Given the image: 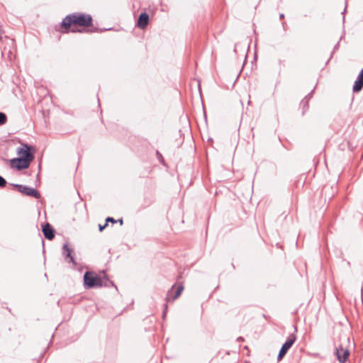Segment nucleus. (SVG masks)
Here are the masks:
<instances>
[{"label":"nucleus","mask_w":363,"mask_h":363,"mask_svg":"<svg viewBox=\"0 0 363 363\" xmlns=\"http://www.w3.org/2000/svg\"><path fill=\"white\" fill-rule=\"evenodd\" d=\"M239 45H240V44H239V43H235V47H234V50H233V51H234V52H235V53H237V49H238V46H239Z\"/></svg>","instance_id":"22"},{"label":"nucleus","mask_w":363,"mask_h":363,"mask_svg":"<svg viewBox=\"0 0 363 363\" xmlns=\"http://www.w3.org/2000/svg\"><path fill=\"white\" fill-rule=\"evenodd\" d=\"M42 232L45 238L52 240L55 236V230L53 227L48 223L42 225Z\"/></svg>","instance_id":"8"},{"label":"nucleus","mask_w":363,"mask_h":363,"mask_svg":"<svg viewBox=\"0 0 363 363\" xmlns=\"http://www.w3.org/2000/svg\"><path fill=\"white\" fill-rule=\"evenodd\" d=\"M244 341V338L242 337H238L237 338V342H243Z\"/></svg>","instance_id":"23"},{"label":"nucleus","mask_w":363,"mask_h":363,"mask_svg":"<svg viewBox=\"0 0 363 363\" xmlns=\"http://www.w3.org/2000/svg\"><path fill=\"white\" fill-rule=\"evenodd\" d=\"M43 245H44V240L42 239Z\"/></svg>","instance_id":"30"},{"label":"nucleus","mask_w":363,"mask_h":363,"mask_svg":"<svg viewBox=\"0 0 363 363\" xmlns=\"http://www.w3.org/2000/svg\"><path fill=\"white\" fill-rule=\"evenodd\" d=\"M285 24H286V23H285V22H283V23H282V26H283V28H284Z\"/></svg>","instance_id":"29"},{"label":"nucleus","mask_w":363,"mask_h":363,"mask_svg":"<svg viewBox=\"0 0 363 363\" xmlns=\"http://www.w3.org/2000/svg\"><path fill=\"white\" fill-rule=\"evenodd\" d=\"M184 290V286L182 285H179L177 286V289L174 293V295L172 296H171L172 301H174L176 300L177 298H178L180 295L182 294V291Z\"/></svg>","instance_id":"12"},{"label":"nucleus","mask_w":363,"mask_h":363,"mask_svg":"<svg viewBox=\"0 0 363 363\" xmlns=\"http://www.w3.org/2000/svg\"><path fill=\"white\" fill-rule=\"evenodd\" d=\"M308 102H309L308 99H303L300 103V106L302 108V113H301L302 116L305 115L306 111L308 110V108H309Z\"/></svg>","instance_id":"11"},{"label":"nucleus","mask_w":363,"mask_h":363,"mask_svg":"<svg viewBox=\"0 0 363 363\" xmlns=\"http://www.w3.org/2000/svg\"><path fill=\"white\" fill-rule=\"evenodd\" d=\"M111 28H104V29H100V32H103V31H105V30H111Z\"/></svg>","instance_id":"27"},{"label":"nucleus","mask_w":363,"mask_h":363,"mask_svg":"<svg viewBox=\"0 0 363 363\" xmlns=\"http://www.w3.org/2000/svg\"><path fill=\"white\" fill-rule=\"evenodd\" d=\"M156 154H157V158L159 159L160 162H163L164 159H163L162 154L159 151H157Z\"/></svg>","instance_id":"17"},{"label":"nucleus","mask_w":363,"mask_h":363,"mask_svg":"<svg viewBox=\"0 0 363 363\" xmlns=\"http://www.w3.org/2000/svg\"><path fill=\"white\" fill-rule=\"evenodd\" d=\"M62 28L65 30V33L69 31L72 33H82L85 29L72 28V26H79L82 27H90L93 25V18L90 14L84 13L75 12L67 15L62 21Z\"/></svg>","instance_id":"2"},{"label":"nucleus","mask_w":363,"mask_h":363,"mask_svg":"<svg viewBox=\"0 0 363 363\" xmlns=\"http://www.w3.org/2000/svg\"><path fill=\"white\" fill-rule=\"evenodd\" d=\"M110 286L117 289L115 284L111 281L106 275L101 277L99 275L92 272H86L84 274V286L86 289H93L95 287Z\"/></svg>","instance_id":"3"},{"label":"nucleus","mask_w":363,"mask_h":363,"mask_svg":"<svg viewBox=\"0 0 363 363\" xmlns=\"http://www.w3.org/2000/svg\"><path fill=\"white\" fill-rule=\"evenodd\" d=\"M98 30V28H95L94 30H91V32H94V31H96Z\"/></svg>","instance_id":"28"},{"label":"nucleus","mask_w":363,"mask_h":363,"mask_svg":"<svg viewBox=\"0 0 363 363\" xmlns=\"http://www.w3.org/2000/svg\"><path fill=\"white\" fill-rule=\"evenodd\" d=\"M73 249L69 247L67 243H65L62 246V255L69 263H72L74 266H77V262L73 256Z\"/></svg>","instance_id":"6"},{"label":"nucleus","mask_w":363,"mask_h":363,"mask_svg":"<svg viewBox=\"0 0 363 363\" xmlns=\"http://www.w3.org/2000/svg\"><path fill=\"white\" fill-rule=\"evenodd\" d=\"M2 34H3V31H2L1 27L0 26V40H1V39H2Z\"/></svg>","instance_id":"25"},{"label":"nucleus","mask_w":363,"mask_h":363,"mask_svg":"<svg viewBox=\"0 0 363 363\" xmlns=\"http://www.w3.org/2000/svg\"><path fill=\"white\" fill-rule=\"evenodd\" d=\"M340 43L337 42L333 48V51L331 53L330 57H333V53L339 48Z\"/></svg>","instance_id":"18"},{"label":"nucleus","mask_w":363,"mask_h":363,"mask_svg":"<svg viewBox=\"0 0 363 363\" xmlns=\"http://www.w3.org/2000/svg\"><path fill=\"white\" fill-rule=\"evenodd\" d=\"M35 146L26 143H21L16 152L18 157L10 160L11 168L17 171L28 169L35 159Z\"/></svg>","instance_id":"1"},{"label":"nucleus","mask_w":363,"mask_h":363,"mask_svg":"<svg viewBox=\"0 0 363 363\" xmlns=\"http://www.w3.org/2000/svg\"><path fill=\"white\" fill-rule=\"evenodd\" d=\"M296 340V336L294 334H291L287 337L286 340L284 342V343L281 347V349L279 350L278 356H277V361H281L284 357L286 355V354L288 352L289 350L292 347V345L294 344V342Z\"/></svg>","instance_id":"5"},{"label":"nucleus","mask_w":363,"mask_h":363,"mask_svg":"<svg viewBox=\"0 0 363 363\" xmlns=\"http://www.w3.org/2000/svg\"><path fill=\"white\" fill-rule=\"evenodd\" d=\"M107 225H107L106 223H105V224L103 225H99V231L101 232L104 229H105L106 228Z\"/></svg>","instance_id":"20"},{"label":"nucleus","mask_w":363,"mask_h":363,"mask_svg":"<svg viewBox=\"0 0 363 363\" xmlns=\"http://www.w3.org/2000/svg\"><path fill=\"white\" fill-rule=\"evenodd\" d=\"M167 303H164L163 304V311H162V319H164L165 317H166V315H167Z\"/></svg>","instance_id":"15"},{"label":"nucleus","mask_w":363,"mask_h":363,"mask_svg":"<svg viewBox=\"0 0 363 363\" xmlns=\"http://www.w3.org/2000/svg\"><path fill=\"white\" fill-rule=\"evenodd\" d=\"M174 285H173V286H172L171 289L168 291V292H167V296H171V294H172V290H173V288H174Z\"/></svg>","instance_id":"21"},{"label":"nucleus","mask_w":363,"mask_h":363,"mask_svg":"<svg viewBox=\"0 0 363 363\" xmlns=\"http://www.w3.org/2000/svg\"><path fill=\"white\" fill-rule=\"evenodd\" d=\"M284 18V13H280V14H279V18H280V19H282V18Z\"/></svg>","instance_id":"26"},{"label":"nucleus","mask_w":363,"mask_h":363,"mask_svg":"<svg viewBox=\"0 0 363 363\" xmlns=\"http://www.w3.org/2000/svg\"><path fill=\"white\" fill-rule=\"evenodd\" d=\"M363 88V68L359 72L357 79L354 81L352 91L354 93L359 92Z\"/></svg>","instance_id":"10"},{"label":"nucleus","mask_w":363,"mask_h":363,"mask_svg":"<svg viewBox=\"0 0 363 363\" xmlns=\"http://www.w3.org/2000/svg\"><path fill=\"white\" fill-rule=\"evenodd\" d=\"M11 185L23 195L31 196L35 199H40L41 196L40 193L33 187L18 184H11Z\"/></svg>","instance_id":"4"},{"label":"nucleus","mask_w":363,"mask_h":363,"mask_svg":"<svg viewBox=\"0 0 363 363\" xmlns=\"http://www.w3.org/2000/svg\"><path fill=\"white\" fill-rule=\"evenodd\" d=\"M6 180L1 175H0V188H4L6 186Z\"/></svg>","instance_id":"14"},{"label":"nucleus","mask_w":363,"mask_h":363,"mask_svg":"<svg viewBox=\"0 0 363 363\" xmlns=\"http://www.w3.org/2000/svg\"><path fill=\"white\" fill-rule=\"evenodd\" d=\"M118 222L120 223V225H123V218H120V219H118V220H116V223H118Z\"/></svg>","instance_id":"24"},{"label":"nucleus","mask_w":363,"mask_h":363,"mask_svg":"<svg viewBox=\"0 0 363 363\" xmlns=\"http://www.w3.org/2000/svg\"><path fill=\"white\" fill-rule=\"evenodd\" d=\"M108 222H111L113 224H114L116 223V220H115L113 217H107L106 219V223L108 224Z\"/></svg>","instance_id":"16"},{"label":"nucleus","mask_w":363,"mask_h":363,"mask_svg":"<svg viewBox=\"0 0 363 363\" xmlns=\"http://www.w3.org/2000/svg\"><path fill=\"white\" fill-rule=\"evenodd\" d=\"M7 121V116L6 113L0 112V125H4Z\"/></svg>","instance_id":"13"},{"label":"nucleus","mask_w":363,"mask_h":363,"mask_svg":"<svg viewBox=\"0 0 363 363\" xmlns=\"http://www.w3.org/2000/svg\"><path fill=\"white\" fill-rule=\"evenodd\" d=\"M150 17L146 11L141 12L137 20L136 26L140 29L145 28L149 23Z\"/></svg>","instance_id":"9"},{"label":"nucleus","mask_w":363,"mask_h":363,"mask_svg":"<svg viewBox=\"0 0 363 363\" xmlns=\"http://www.w3.org/2000/svg\"><path fill=\"white\" fill-rule=\"evenodd\" d=\"M314 89H313L304 99H308V101L312 98Z\"/></svg>","instance_id":"19"},{"label":"nucleus","mask_w":363,"mask_h":363,"mask_svg":"<svg viewBox=\"0 0 363 363\" xmlns=\"http://www.w3.org/2000/svg\"><path fill=\"white\" fill-rule=\"evenodd\" d=\"M335 355L340 363H345L350 355V351L344 349L342 345L336 348Z\"/></svg>","instance_id":"7"}]
</instances>
